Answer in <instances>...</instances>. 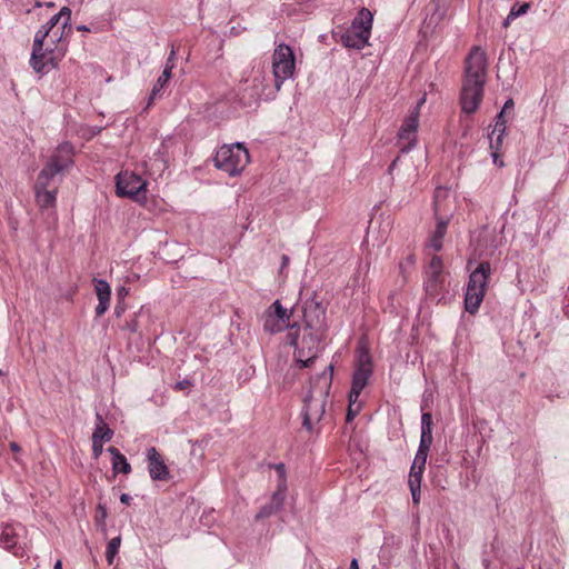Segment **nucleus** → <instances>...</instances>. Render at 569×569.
Returning a JSON list of instances; mask_svg holds the SVG:
<instances>
[{
  "label": "nucleus",
  "mask_w": 569,
  "mask_h": 569,
  "mask_svg": "<svg viewBox=\"0 0 569 569\" xmlns=\"http://www.w3.org/2000/svg\"><path fill=\"white\" fill-rule=\"evenodd\" d=\"M10 449L14 452H18L20 450V447L17 442H11L10 443Z\"/></svg>",
  "instance_id": "42"
},
{
  "label": "nucleus",
  "mask_w": 569,
  "mask_h": 569,
  "mask_svg": "<svg viewBox=\"0 0 569 569\" xmlns=\"http://www.w3.org/2000/svg\"><path fill=\"white\" fill-rule=\"evenodd\" d=\"M486 76L487 54L480 47H475L466 59L463 81L485 83Z\"/></svg>",
  "instance_id": "11"
},
{
  "label": "nucleus",
  "mask_w": 569,
  "mask_h": 569,
  "mask_svg": "<svg viewBox=\"0 0 569 569\" xmlns=\"http://www.w3.org/2000/svg\"><path fill=\"white\" fill-rule=\"evenodd\" d=\"M427 458L421 456H415V459L412 461L410 472H409V479L408 485L409 486H420L421 487V480L426 468Z\"/></svg>",
  "instance_id": "22"
},
{
  "label": "nucleus",
  "mask_w": 569,
  "mask_h": 569,
  "mask_svg": "<svg viewBox=\"0 0 569 569\" xmlns=\"http://www.w3.org/2000/svg\"><path fill=\"white\" fill-rule=\"evenodd\" d=\"M512 109H513V101L511 99H509L508 101H506L502 110L500 111V113L497 117V122L492 130V136L497 134V144L498 146L500 143H502V138H503V134L506 131V121L503 119V116L508 110H512Z\"/></svg>",
  "instance_id": "25"
},
{
  "label": "nucleus",
  "mask_w": 569,
  "mask_h": 569,
  "mask_svg": "<svg viewBox=\"0 0 569 569\" xmlns=\"http://www.w3.org/2000/svg\"><path fill=\"white\" fill-rule=\"evenodd\" d=\"M53 177L47 174V179H42V172L39 173L34 186L36 200L41 210L54 209L57 202V189H48L49 182Z\"/></svg>",
  "instance_id": "16"
},
{
  "label": "nucleus",
  "mask_w": 569,
  "mask_h": 569,
  "mask_svg": "<svg viewBox=\"0 0 569 569\" xmlns=\"http://www.w3.org/2000/svg\"><path fill=\"white\" fill-rule=\"evenodd\" d=\"M333 366L329 365L317 378L313 387L305 399L303 427L312 432L325 415L326 399L332 382Z\"/></svg>",
  "instance_id": "3"
},
{
  "label": "nucleus",
  "mask_w": 569,
  "mask_h": 569,
  "mask_svg": "<svg viewBox=\"0 0 569 569\" xmlns=\"http://www.w3.org/2000/svg\"><path fill=\"white\" fill-rule=\"evenodd\" d=\"M113 431L109 428L107 422L100 415L96 417V427L92 433V439L98 441L108 442L112 439Z\"/></svg>",
  "instance_id": "26"
},
{
  "label": "nucleus",
  "mask_w": 569,
  "mask_h": 569,
  "mask_svg": "<svg viewBox=\"0 0 569 569\" xmlns=\"http://www.w3.org/2000/svg\"><path fill=\"white\" fill-rule=\"evenodd\" d=\"M292 310H289L276 300L264 312L263 329L270 333L281 332L290 327Z\"/></svg>",
  "instance_id": "12"
},
{
  "label": "nucleus",
  "mask_w": 569,
  "mask_h": 569,
  "mask_svg": "<svg viewBox=\"0 0 569 569\" xmlns=\"http://www.w3.org/2000/svg\"><path fill=\"white\" fill-rule=\"evenodd\" d=\"M17 543V535L13 527L4 526L0 532V545L4 549H11Z\"/></svg>",
  "instance_id": "27"
},
{
  "label": "nucleus",
  "mask_w": 569,
  "mask_h": 569,
  "mask_svg": "<svg viewBox=\"0 0 569 569\" xmlns=\"http://www.w3.org/2000/svg\"><path fill=\"white\" fill-rule=\"evenodd\" d=\"M73 154L74 149L71 143L63 142L59 144L48 163L40 171L42 172V179H47V174L54 177L68 170L73 164Z\"/></svg>",
  "instance_id": "10"
},
{
  "label": "nucleus",
  "mask_w": 569,
  "mask_h": 569,
  "mask_svg": "<svg viewBox=\"0 0 569 569\" xmlns=\"http://www.w3.org/2000/svg\"><path fill=\"white\" fill-rule=\"evenodd\" d=\"M511 20H512V19H509V16H508V17L506 18L505 22H503V27H508Z\"/></svg>",
  "instance_id": "49"
},
{
  "label": "nucleus",
  "mask_w": 569,
  "mask_h": 569,
  "mask_svg": "<svg viewBox=\"0 0 569 569\" xmlns=\"http://www.w3.org/2000/svg\"><path fill=\"white\" fill-rule=\"evenodd\" d=\"M99 508L101 510L100 516H102V518L104 519L106 516H107L106 509L103 507H101V506Z\"/></svg>",
  "instance_id": "48"
},
{
  "label": "nucleus",
  "mask_w": 569,
  "mask_h": 569,
  "mask_svg": "<svg viewBox=\"0 0 569 569\" xmlns=\"http://www.w3.org/2000/svg\"><path fill=\"white\" fill-rule=\"evenodd\" d=\"M130 500H131V497H130L129 495H127V493H122V495L120 496V501H121L122 503H129V502H130Z\"/></svg>",
  "instance_id": "41"
},
{
  "label": "nucleus",
  "mask_w": 569,
  "mask_h": 569,
  "mask_svg": "<svg viewBox=\"0 0 569 569\" xmlns=\"http://www.w3.org/2000/svg\"><path fill=\"white\" fill-rule=\"evenodd\" d=\"M289 263V258L287 256L282 257V268L287 267Z\"/></svg>",
  "instance_id": "45"
},
{
  "label": "nucleus",
  "mask_w": 569,
  "mask_h": 569,
  "mask_svg": "<svg viewBox=\"0 0 569 569\" xmlns=\"http://www.w3.org/2000/svg\"><path fill=\"white\" fill-rule=\"evenodd\" d=\"M360 409L361 403L359 402V399H353L352 396H349L347 420L351 421L359 413Z\"/></svg>",
  "instance_id": "31"
},
{
  "label": "nucleus",
  "mask_w": 569,
  "mask_h": 569,
  "mask_svg": "<svg viewBox=\"0 0 569 569\" xmlns=\"http://www.w3.org/2000/svg\"><path fill=\"white\" fill-rule=\"evenodd\" d=\"M443 263L440 257H432L426 271L425 286L427 291L433 292L437 290L440 276L442 273Z\"/></svg>",
  "instance_id": "21"
},
{
  "label": "nucleus",
  "mask_w": 569,
  "mask_h": 569,
  "mask_svg": "<svg viewBox=\"0 0 569 569\" xmlns=\"http://www.w3.org/2000/svg\"><path fill=\"white\" fill-rule=\"evenodd\" d=\"M495 136H490V148L492 149V161L496 166L498 167H503L505 163L503 161L500 159V156L498 153V150L500 149V146L501 143L498 146L497 144V138L493 139Z\"/></svg>",
  "instance_id": "32"
},
{
  "label": "nucleus",
  "mask_w": 569,
  "mask_h": 569,
  "mask_svg": "<svg viewBox=\"0 0 569 569\" xmlns=\"http://www.w3.org/2000/svg\"><path fill=\"white\" fill-rule=\"evenodd\" d=\"M286 491H287L286 483H284V480L282 479L281 482L279 483L277 490L272 495L271 501L268 505L263 506L258 511L256 519L259 520V519L268 518L271 515H273L276 511H278L284 501Z\"/></svg>",
  "instance_id": "20"
},
{
  "label": "nucleus",
  "mask_w": 569,
  "mask_h": 569,
  "mask_svg": "<svg viewBox=\"0 0 569 569\" xmlns=\"http://www.w3.org/2000/svg\"><path fill=\"white\" fill-rule=\"evenodd\" d=\"M305 328L301 338L288 333L290 345L296 349V361L301 368L308 367L319 355L320 343L327 329L326 313L319 305L305 308Z\"/></svg>",
  "instance_id": "1"
},
{
  "label": "nucleus",
  "mask_w": 569,
  "mask_h": 569,
  "mask_svg": "<svg viewBox=\"0 0 569 569\" xmlns=\"http://www.w3.org/2000/svg\"><path fill=\"white\" fill-rule=\"evenodd\" d=\"M54 569H62V561L61 560H57L56 561Z\"/></svg>",
  "instance_id": "46"
},
{
  "label": "nucleus",
  "mask_w": 569,
  "mask_h": 569,
  "mask_svg": "<svg viewBox=\"0 0 569 569\" xmlns=\"http://www.w3.org/2000/svg\"><path fill=\"white\" fill-rule=\"evenodd\" d=\"M71 10L68 7H62L58 13L52 16L49 21L43 24L38 31L63 32L67 27H70Z\"/></svg>",
  "instance_id": "19"
},
{
  "label": "nucleus",
  "mask_w": 569,
  "mask_h": 569,
  "mask_svg": "<svg viewBox=\"0 0 569 569\" xmlns=\"http://www.w3.org/2000/svg\"><path fill=\"white\" fill-rule=\"evenodd\" d=\"M271 71L276 92H279L282 84L296 72V56L290 46L283 42L276 44L271 54Z\"/></svg>",
  "instance_id": "5"
},
{
  "label": "nucleus",
  "mask_w": 569,
  "mask_h": 569,
  "mask_svg": "<svg viewBox=\"0 0 569 569\" xmlns=\"http://www.w3.org/2000/svg\"><path fill=\"white\" fill-rule=\"evenodd\" d=\"M213 162L229 177H238L250 163V153L241 142L223 144L217 150Z\"/></svg>",
  "instance_id": "4"
},
{
  "label": "nucleus",
  "mask_w": 569,
  "mask_h": 569,
  "mask_svg": "<svg viewBox=\"0 0 569 569\" xmlns=\"http://www.w3.org/2000/svg\"><path fill=\"white\" fill-rule=\"evenodd\" d=\"M173 66L172 64H169L167 63V66L164 67L163 71H162V74L158 78L152 91H151V99L156 97V94L158 92H160L163 87L167 84V82L169 81L170 77H171V70H172Z\"/></svg>",
  "instance_id": "29"
},
{
  "label": "nucleus",
  "mask_w": 569,
  "mask_h": 569,
  "mask_svg": "<svg viewBox=\"0 0 569 569\" xmlns=\"http://www.w3.org/2000/svg\"><path fill=\"white\" fill-rule=\"evenodd\" d=\"M395 166H396V161H393V162L391 163V166H390V170H392Z\"/></svg>",
  "instance_id": "50"
},
{
  "label": "nucleus",
  "mask_w": 569,
  "mask_h": 569,
  "mask_svg": "<svg viewBox=\"0 0 569 569\" xmlns=\"http://www.w3.org/2000/svg\"><path fill=\"white\" fill-rule=\"evenodd\" d=\"M103 443L104 442H102V441L92 439V455H93L94 459H98L101 456L102 449H103Z\"/></svg>",
  "instance_id": "35"
},
{
  "label": "nucleus",
  "mask_w": 569,
  "mask_h": 569,
  "mask_svg": "<svg viewBox=\"0 0 569 569\" xmlns=\"http://www.w3.org/2000/svg\"><path fill=\"white\" fill-rule=\"evenodd\" d=\"M421 430H432V417L429 412L421 416Z\"/></svg>",
  "instance_id": "34"
},
{
  "label": "nucleus",
  "mask_w": 569,
  "mask_h": 569,
  "mask_svg": "<svg viewBox=\"0 0 569 569\" xmlns=\"http://www.w3.org/2000/svg\"><path fill=\"white\" fill-rule=\"evenodd\" d=\"M350 569H359L358 560L352 559L350 562Z\"/></svg>",
  "instance_id": "43"
},
{
  "label": "nucleus",
  "mask_w": 569,
  "mask_h": 569,
  "mask_svg": "<svg viewBox=\"0 0 569 569\" xmlns=\"http://www.w3.org/2000/svg\"><path fill=\"white\" fill-rule=\"evenodd\" d=\"M372 373V361L369 352L360 349L357 353L356 369L352 376L351 390L349 396L359 399L361 391L368 383Z\"/></svg>",
  "instance_id": "9"
},
{
  "label": "nucleus",
  "mask_w": 569,
  "mask_h": 569,
  "mask_svg": "<svg viewBox=\"0 0 569 569\" xmlns=\"http://www.w3.org/2000/svg\"><path fill=\"white\" fill-rule=\"evenodd\" d=\"M99 508L101 510L100 516H102V518L104 519L106 516H107L106 509L103 507H101V506Z\"/></svg>",
  "instance_id": "47"
},
{
  "label": "nucleus",
  "mask_w": 569,
  "mask_h": 569,
  "mask_svg": "<svg viewBox=\"0 0 569 569\" xmlns=\"http://www.w3.org/2000/svg\"><path fill=\"white\" fill-rule=\"evenodd\" d=\"M148 470L150 478L154 481H167L170 472L163 458L154 447L147 450Z\"/></svg>",
  "instance_id": "17"
},
{
  "label": "nucleus",
  "mask_w": 569,
  "mask_h": 569,
  "mask_svg": "<svg viewBox=\"0 0 569 569\" xmlns=\"http://www.w3.org/2000/svg\"><path fill=\"white\" fill-rule=\"evenodd\" d=\"M94 291L98 298V305L96 307V315L101 317L107 312L110 307L111 300V287L103 279H93Z\"/></svg>",
  "instance_id": "18"
},
{
  "label": "nucleus",
  "mask_w": 569,
  "mask_h": 569,
  "mask_svg": "<svg viewBox=\"0 0 569 569\" xmlns=\"http://www.w3.org/2000/svg\"><path fill=\"white\" fill-rule=\"evenodd\" d=\"M373 16L370 10L362 8L353 19L350 29L342 34V43L348 48L363 49L371 36Z\"/></svg>",
  "instance_id": "8"
},
{
  "label": "nucleus",
  "mask_w": 569,
  "mask_h": 569,
  "mask_svg": "<svg viewBox=\"0 0 569 569\" xmlns=\"http://www.w3.org/2000/svg\"><path fill=\"white\" fill-rule=\"evenodd\" d=\"M418 128V111H411L410 114L405 118L398 131V141L402 152H408L416 146Z\"/></svg>",
  "instance_id": "14"
},
{
  "label": "nucleus",
  "mask_w": 569,
  "mask_h": 569,
  "mask_svg": "<svg viewBox=\"0 0 569 569\" xmlns=\"http://www.w3.org/2000/svg\"><path fill=\"white\" fill-rule=\"evenodd\" d=\"M278 469H279L281 472H283V466H282V465H280V466L278 467Z\"/></svg>",
  "instance_id": "51"
},
{
  "label": "nucleus",
  "mask_w": 569,
  "mask_h": 569,
  "mask_svg": "<svg viewBox=\"0 0 569 569\" xmlns=\"http://www.w3.org/2000/svg\"><path fill=\"white\" fill-rule=\"evenodd\" d=\"M264 74L262 72H259V74L253 79L254 86L252 96L258 100L271 99L277 93L276 88L272 90L270 86L264 84Z\"/></svg>",
  "instance_id": "23"
},
{
  "label": "nucleus",
  "mask_w": 569,
  "mask_h": 569,
  "mask_svg": "<svg viewBox=\"0 0 569 569\" xmlns=\"http://www.w3.org/2000/svg\"><path fill=\"white\" fill-rule=\"evenodd\" d=\"M116 194L120 198H128L140 206L147 203L148 182L132 171H121L116 178Z\"/></svg>",
  "instance_id": "7"
},
{
  "label": "nucleus",
  "mask_w": 569,
  "mask_h": 569,
  "mask_svg": "<svg viewBox=\"0 0 569 569\" xmlns=\"http://www.w3.org/2000/svg\"><path fill=\"white\" fill-rule=\"evenodd\" d=\"M409 489H410V492H411V496H412V501L415 505H419L420 502V496H421V487L420 486H409Z\"/></svg>",
  "instance_id": "36"
},
{
  "label": "nucleus",
  "mask_w": 569,
  "mask_h": 569,
  "mask_svg": "<svg viewBox=\"0 0 569 569\" xmlns=\"http://www.w3.org/2000/svg\"><path fill=\"white\" fill-rule=\"evenodd\" d=\"M485 83L462 81L460 102L462 111L473 113L477 111L483 93Z\"/></svg>",
  "instance_id": "15"
},
{
  "label": "nucleus",
  "mask_w": 569,
  "mask_h": 569,
  "mask_svg": "<svg viewBox=\"0 0 569 569\" xmlns=\"http://www.w3.org/2000/svg\"><path fill=\"white\" fill-rule=\"evenodd\" d=\"M100 131H101V128H98V127L87 128L82 131V137L89 140V139L93 138L94 136H97Z\"/></svg>",
  "instance_id": "37"
},
{
  "label": "nucleus",
  "mask_w": 569,
  "mask_h": 569,
  "mask_svg": "<svg viewBox=\"0 0 569 569\" xmlns=\"http://www.w3.org/2000/svg\"><path fill=\"white\" fill-rule=\"evenodd\" d=\"M108 452L112 456V470L116 473L122 472L128 475L131 472V466L127 458L114 447H109Z\"/></svg>",
  "instance_id": "24"
},
{
  "label": "nucleus",
  "mask_w": 569,
  "mask_h": 569,
  "mask_svg": "<svg viewBox=\"0 0 569 569\" xmlns=\"http://www.w3.org/2000/svg\"><path fill=\"white\" fill-rule=\"evenodd\" d=\"M66 53L63 32L37 31L29 63L36 73L43 76L58 68Z\"/></svg>",
  "instance_id": "2"
},
{
  "label": "nucleus",
  "mask_w": 569,
  "mask_h": 569,
  "mask_svg": "<svg viewBox=\"0 0 569 569\" xmlns=\"http://www.w3.org/2000/svg\"><path fill=\"white\" fill-rule=\"evenodd\" d=\"M449 194L448 189L437 188L435 192V214L437 219L436 229L430 238V247L439 251L442 248V239L447 232L450 217H440V199L447 198Z\"/></svg>",
  "instance_id": "13"
},
{
  "label": "nucleus",
  "mask_w": 569,
  "mask_h": 569,
  "mask_svg": "<svg viewBox=\"0 0 569 569\" xmlns=\"http://www.w3.org/2000/svg\"><path fill=\"white\" fill-rule=\"evenodd\" d=\"M529 3L515 4L509 12V19H516L529 10Z\"/></svg>",
  "instance_id": "33"
},
{
  "label": "nucleus",
  "mask_w": 569,
  "mask_h": 569,
  "mask_svg": "<svg viewBox=\"0 0 569 569\" xmlns=\"http://www.w3.org/2000/svg\"><path fill=\"white\" fill-rule=\"evenodd\" d=\"M77 30H78V31H83V32H88V31H90V29H89L87 26H84V24H80V26H78V27H77Z\"/></svg>",
  "instance_id": "44"
},
{
  "label": "nucleus",
  "mask_w": 569,
  "mask_h": 569,
  "mask_svg": "<svg viewBox=\"0 0 569 569\" xmlns=\"http://www.w3.org/2000/svg\"><path fill=\"white\" fill-rule=\"evenodd\" d=\"M128 293H129V290L126 287H120L117 290V295L121 299L126 298L128 296Z\"/></svg>",
  "instance_id": "40"
},
{
  "label": "nucleus",
  "mask_w": 569,
  "mask_h": 569,
  "mask_svg": "<svg viewBox=\"0 0 569 569\" xmlns=\"http://www.w3.org/2000/svg\"><path fill=\"white\" fill-rule=\"evenodd\" d=\"M491 272L488 262H481L469 276L465 296V308L470 313H476L483 300L488 279Z\"/></svg>",
  "instance_id": "6"
},
{
  "label": "nucleus",
  "mask_w": 569,
  "mask_h": 569,
  "mask_svg": "<svg viewBox=\"0 0 569 569\" xmlns=\"http://www.w3.org/2000/svg\"><path fill=\"white\" fill-rule=\"evenodd\" d=\"M190 386H191V382L186 379V380H181V381L176 382L173 388L176 390H184V389L189 388Z\"/></svg>",
  "instance_id": "38"
},
{
  "label": "nucleus",
  "mask_w": 569,
  "mask_h": 569,
  "mask_svg": "<svg viewBox=\"0 0 569 569\" xmlns=\"http://www.w3.org/2000/svg\"><path fill=\"white\" fill-rule=\"evenodd\" d=\"M427 100L426 93L422 94V97L418 100L416 107L412 109V111H418V118H420V110L421 107L425 104Z\"/></svg>",
  "instance_id": "39"
},
{
  "label": "nucleus",
  "mask_w": 569,
  "mask_h": 569,
  "mask_svg": "<svg viewBox=\"0 0 569 569\" xmlns=\"http://www.w3.org/2000/svg\"><path fill=\"white\" fill-rule=\"evenodd\" d=\"M431 443H432V430H421L420 443H419V448L416 452V456H421V457L428 458V452H429Z\"/></svg>",
  "instance_id": "28"
},
{
  "label": "nucleus",
  "mask_w": 569,
  "mask_h": 569,
  "mask_svg": "<svg viewBox=\"0 0 569 569\" xmlns=\"http://www.w3.org/2000/svg\"><path fill=\"white\" fill-rule=\"evenodd\" d=\"M120 545H121L120 536L112 538L108 542L107 550H106V558H107V561L109 565L113 563V560L119 551Z\"/></svg>",
  "instance_id": "30"
}]
</instances>
